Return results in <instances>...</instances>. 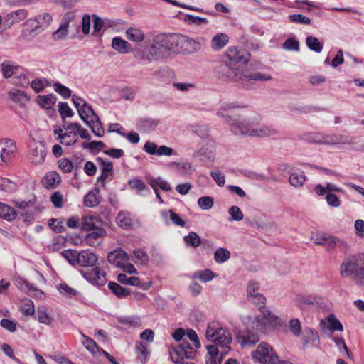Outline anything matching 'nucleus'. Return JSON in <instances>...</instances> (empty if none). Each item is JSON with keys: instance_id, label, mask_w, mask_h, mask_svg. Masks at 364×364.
Wrapping results in <instances>:
<instances>
[{"instance_id": "1", "label": "nucleus", "mask_w": 364, "mask_h": 364, "mask_svg": "<svg viewBox=\"0 0 364 364\" xmlns=\"http://www.w3.org/2000/svg\"><path fill=\"white\" fill-rule=\"evenodd\" d=\"M238 107L234 103H223L217 111V115L224 119L230 125L231 132L235 135L244 136H269L277 134L275 129L267 126L257 127L253 121L242 119L240 116L233 119L231 114Z\"/></svg>"}, {"instance_id": "2", "label": "nucleus", "mask_w": 364, "mask_h": 364, "mask_svg": "<svg viewBox=\"0 0 364 364\" xmlns=\"http://www.w3.org/2000/svg\"><path fill=\"white\" fill-rule=\"evenodd\" d=\"M179 53V34L161 33L154 36L150 46L137 50L139 59L149 63Z\"/></svg>"}, {"instance_id": "3", "label": "nucleus", "mask_w": 364, "mask_h": 364, "mask_svg": "<svg viewBox=\"0 0 364 364\" xmlns=\"http://www.w3.org/2000/svg\"><path fill=\"white\" fill-rule=\"evenodd\" d=\"M342 278L352 277L358 285L364 286V253L349 255L340 266Z\"/></svg>"}, {"instance_id": "4", "label": "nucleus", "mask_w": 364, "mask_h": 364, "mask_svg": "<svg viewBox=\"0 0 364 364\" xmlns=\"http://www.w3.org/2000/svg\"><path fill=\"white\" fill-rule=\"evenodd\" d=\"M225 64L222 65L223 72L232 80L242 78L240 73L242 72V66L248 60V55L245 50L237 48H230L226 52Z\"/></svg>"}, {"instance_id": "5", "label": "nucleus", "mask_w": 364, "mask_h": 364, "mask_svg": "<svg viewBox=\"0 0 364 364\" xmlns=\"http://www.w3.org/2000/svg\"><path fill=\"white\" fill-rule=\"evenodd\" d=\"M205 337L207 340L219 345L221 348L220 353L223 355H227L230 350V344L232 341L230 333L223 328L222 325L216 321H213L208 324Z\"/></svg>"}, {"instance_id": "6", "label": "nucleus", "mask_w": 364, "mask_h": 364, "mask_svg": "<svg viewBox=\"0 0 364 364\" xmlns=\"http://www.w3.org/2000/svg\"><path fill=\"white\" fill-rule=\"evenodd\" d=\"M79 127V123L70 122L64 124L62 127L55 129L53 131L54 135H57L56 139L63 145L71 146L75 145L78 140L77 128Z\"/></svg>"}, {"instance_id": "7", "label": "nucleus", "mask_w": 364, "mask_h": 364, "mask_svg": "<svg viewBox=\"0 0 364 364\" xmlns=\"http://www.w3.org/2000/svg\"><path fill=\"white\" fill-rule=\"evenodd\" d=\"M253 358L262 364H279L281 361L272 346L265 342L259 343L255 351L252 353Z\"/></svg>"}, {"instance_id": "8", "label": "nucleus", "mask_w": 364, "mask_h": 364, "mask_svg": "<svg viewBox=\"0 0 364 364\" xmlns=\"http://www.w3.org/2000/svg\"><path fill=\"white\" fill-rule=\"evenodd\" d=\"M80 273L87 282L97 287L104 286L107 281L105 272L96 264L80 269Z\"/></svg>"}, {"instance_id": "9", "label": "nucleus", "mask_w": 364, "mask_h": 364, "mask_svg": "<svg viewBox=\"0 0 364 364\" xmlns=\"http://www.w3.org/2000/svg\"><path fill=\"white\" fill-rule=\"evenodd\" d=\"M170 355L174 363L183 364V358H193L195 355V350L188 342L185 341L171 351Z\"/></svg>"}, {"instance_id": "10", "label": "nucleus", "mask_w": 364, "mask_h": 364, "mask_svg": "<svg viewBox=\"0 0 364 364\" xmlns=\"http://www.w3.org/2000/svg\"><path fill=\"white\" fill-rule=\"evenodd\" d=\"M72 100L78 111L80 118L84 122L97 116L92 107L81 97L74 95L72 97Z\"/></svg>"}, {"instance_id": "11", "label": "nucleus", "mask_w": 364, "mask_h": 364, "mask_svg": "<svg viewBox=\"0 0 364 364\" xmlns=\"http://www.w3.org/2000/svg\"><path fill=\"white\" fill-rule=\"evenodd\" d=\"M46 156V148L43 143L35 141L31 145L29 153V160L33 164H40L45 160Z\"/></svg>"}, {"instance_id": "12", "label": "nucleus", "mask_w": 364, "mask_h": 364, "mask_svg": "<svg viewBox=\"0 0 364 364\" xmlns=\"http://www.w3.org/2000/svg\"><path fill=\"white\" fill-rule=\"evenodd\" d=\"M200 43L194 39L186 36L179 35V53H193L200 49Z\"/></svg>"}, {"instance_id": "13", "label": "nucleus", "mask_w": 364, "mask_h": 364, "mask_svg": "<svg viewBox=\"0 0 364 364\" xmlns=\"http://www.w3.org/2000/svg\"><path fill=\"white\" fill-rule=\"evenodd\" d=\"M144 150L150 155H156L158 156H170L174 154V150L173 148L166 145H162L158 147L156 143L151 141H146L145 143Z\"/></svg>"}, {"instance_id": "14", "label": "nucleus", "mask_w": 364, "mask_h": 364, "mask_svg": "<svg viewBox=\"0 0 364 364\" xmlns=\"http://www.w3.org/2000/svg\"><path fill=\"white\" fill-rule=\"evenodd\" d=\"M16 151V146L14 140L6 139L0 141V162L6 163Z\"/></svg>"}, {"instance_id": "15", "label": "nucleus", "mask_w": 364, "mask_h": 364, "mask_svg": "<svg viewBox=\"0 0 364 364\" xmlns=\"http://www.w3.org/2000/svg\"><path fill=\"white\" fill-rule=\"evenodd\" d=\"M215 145L212 141H208L200 147L195 154L201 161L213 162L215 159Z\"/></svg>"}, {"instance_id": "16", "label": "nucleus", "mask_w": 364, "mask_h": 364, "mask_svg": "<svg viewBox=\"0 0 364 364\" xmlns=\"http://www.w3.org/2000/svg\"><path fill=\"white\" fill-rule=\"evenodd\" d=\"M97 260V256L89 250H83L78 253L77 264L82 267V269L95 266Z\"/></svg>"}, {"instance_id": "17", "label": "nucleus", "mask_w": 364, "mask_h": 364, "mask_svg": "<svg viewBox=\"0 0 364 364\" xmlns=\"http://www.w3.org/2000/svg\"><path fill=\"white\" fill-rule=\"evenodd\" d=\"M320 326L325 333H327L328 331L332 333L335 331H343V325L333 314L329 315L326 320L322 319L320 322Z\"/></svg>"}, {"instance_id": "18", "label": "nucleus", "mask_w": 364, "mask_h": 364, "mask_svg": "<svg viewBox=\"0 0 364 364\" xmlns=\"http://www.w3.org/2000/svg\"><path fill=\"white\" fill-rule=\"evenodd\" d=\"M109 263L119 268L123 267L125 262H129V258L127 252L121 249L111 252L107 255Z\"/></svg>"}, {"instance_id": "19", "label": "nucleus", "mask_w": 364, "mask_h": 364, "mask_svg": "<svg viewBox=\"0 0 364 364\" xmlns=\"http://www.w3.org/2000/svg\"><path fill=\"white\" fill-rule=\"evenodd\" d=\"M106 235V231L102 228H98L91 230L85 237V243L91 247H97L102 242V239Z\"/></svg>"}, {"instance_id": "20", "label": "nucleus", "mask_w": 364, "mask_h": 364, "mask_svg": "<svg viewBox=\"0 0 364 364\" xmlns=\"http://www.w3.org/2000/svg\"><path fill=\"white\" fill-rule=\"evenodd\" d=\"M75 18V15L73 12L66 13L63 18L59 28L53 33V38L57 40L66 36L69 23L73 21Z\"/></svg>"}, {"instance_id": "21", "label": "nucleus", "mask_w": 364, "mask_h": 364, "mask_svg": "<svg viewBox=\"0 0 364 364\" xmlns=\"http://www.w3.org/2000/svg\"><path fill=\"white\" fill-rule=\"evenodd\" d=\"M102 220L97 216L89 215L81 218L80 228L85 231H91L100 228Z\"/></svg>"}, {"instance_id": "22", "label": "nucleus", "mask_w": 364, "mask_h": 364, "mask_svg": "<svg viewBox=\"0 0 364 364\" xmlns=\"http://www.w3.org/2000/svg\"><path fill=\"white\" fill-rule=\"evenodd\" d=\"M183 240L186 244L193 247H198L200 245H207L209 247L213 246V243L208 240H202L200 237L195 232H191L188 235L183 237Z\"/></svg>"}, {"instance_id": "23", "label": "nucleus", "mask_w": 364, "mask_h": 364, "mask_svg": "<svg viewBox=\"0 0 364 364\" xmlns=\"http://www.w3.org/2000/svg\"><path fill=\"white\" fill-rule=\"evenodd\" d=\"M28 16V11L26 9H18L16 11L8 14L5 18L4 23L8 26L18 23Z\"/></svg>"}, {"instance_id": "24", "label": "nucleus", "mask_w": 364, "mask_h": 364, "mask_svg": "<svg viewBox=\"0 0 364 364\" xmlns=\"http://www.w3.org/2000/svg\"><path fill=\"white\" fill-rule=\"evenodd\" d=\"M170 168H174L181 176L191 175L195 171V168L190 162H171L168 164Z\"/></svg>"}, {"instance_id": "25", "label": "nucleus", "mask_w": 364, "mask_h": 364, "mask_svg": "<svg viewBox=\"0 0 364 364\" xmlns=\"http://www.w3.org/2000/svg\"><path fill=\"white\" fill-rule=\"evenodd\" d=\"M229 41V37L223 33H218L211 40V47L214 50L223 49Z\"/></svg>"}, {"instance_id": "26", "label": "nucleus", "mask_w": 364, "mask_h": 364, "mask_svg": "<svg viewBox=\"0 0 364 364\" xmlns=\"http://www.w3.org/2000/svg\"><path fill=\"white\" fill-rule=\"evenodd\" d=\"M99 193L100 191L97 188H96L95 191H90L84 197L85 205L89 208L96 207L100 203Z\"/></svg>"}, {"instance_id": "27", "label": "nucleus", "mask_w": 364, "mask_h": 364, "mask_svg": "<svg viewBox=\"0 0 364 364\" xmlns=\"http://www.w3.org/2000/svg\"><path fill=\"white\" fill-rule=\"evenodd\" d=\"M126 35L129 41L135 43H141L145 38L144 32L141 29L134 27L128 28L126 31Z\"/></svg>"}, {"instance_id": "28", "label": "nucleus", "mask_w": 364, "mask_h": 364, "mask_svg": "<svg viewBox=\"0 0 364 364\" xmlns=\"http://www.w3.org/2000/svg\"><path fill=\"white\" fill-rule=\"evenodd\" d=\"M60 177L59 174L55 171L48 172L42 180L44 187L46 188H53L55 184L60 182Z\"/></svg>"}, {"instance_id": "29", "label": "nucleus", "mask_w": 364, "mask_h": 364, "mask_svg": "<svg viewBox=\"0 0 364 364\" xmlns=\"http://www.w3.org/2000/svg\"><path fill=\"white\" fill-rule=\"evenodd\" d=\"M320 298L313 295H302L297 298V303L301 309L318 304Z\"/></svg>"}, {"instance_id": "30", "label": "nucleus", "mask_w": 364, "mask_h": 364, "mask_svg": "<svg viewBox=\"0 0 364 364\" xmlns=\"http://www.w3.org/2000/svg\"><path fill=\"white\" fill-rule=\"evenodd\" d=\"M112 48L120 53H128L131 50L130 44L120 38L115 37L112 39Z\"/></svg>"}, {"instance_id": "31", "label": "nucleus", "mask_w": 364, "mask_h": 364, "mask_svg": "<svg viewBox=\"0 0 364 364\" xmlns=\"http://www.w3.org/2000/svg\"><path fill=\"white\" fill-rule=\"evenodd\" d=\"M92 129V132L97 136H102L105 132V130L102 127V125L97 117L95 116V118H91L90 120L85 122Z\"/></svg>"}, {"instance_id": "32", "label": "nucleus", "mask_w": 364, "mask_h": 364, "mask_svg": "<svg viewBox=\"0 0 364 364\" xmlns=\"http://www.w3.org/2000/svg\"><path fill=\"white\" fill-rule=\"evenodd\" d=\"M306 176L304 175V172H293L289 175V182L292 186L295 188H299L303 186L306 181Z\"/></svg>"}, {"instance_id": "33", "label": "nucleus", "mask_w": 364, "mask_h": 364, "mask_svg": "<svg viewBox=\"0 0 364 364\" xmlns=\"http://www.w3.org/2000/svg\"><path fill=\"white\" fill-rule=\"evenodd\" d=\"M109 289L113 292V294L118 298L127 297L131 294L130 291L127 289L122 287L117 282H111L108 284Z\"/></svg>"}, {"instance_id": "34", "label": "nucleus", "mask_w": 364, "mask_h": 364, "mask_svg": "<svg viewBox=\"0 0 364 364\" xmlns=\"http://www.w3.org/2000/svg\"><path fill=\"white\" fill-rule=\"evenodd\" d=\"M215 277H216V274L210 269H206L205 270L195 272L192 276V279H198L201 282H208L211 281Z\"/></svg>"}, {"instance_id": "35", "label": "nucleus", "mask_w": 364, "mask_h": 364, "mask_svg": "<svg viewBox=\"0 0 364 364\" xmlns=\"http://www.w3.org/2000/svg\"><path fill=\"white\" fill-rule=\"evenodd\" d=\"M242 78H237L241 80H255V81H268L272 80L270 75L263 74L261 73H252L247 75H243L242 72L240 73Z\"/></svg>"}, {"instance_id": "36", "label": "nucleus", "mask_w": 364, "mask_h": 364, "mask_svg": "<svg viewBox=\"0 0 364 364\" xmlns=\"http://www.w3.org/2000/svg\"><path fill=\"white\" fill-rule=\"evenodd\" d=\"M0 217L11 221L16 218V213L11 207L0 202Z\"/></svg>"}, {"instance_id": "37", "label": "nucleus", "mask_w": 364, "mask_h": 364, "mask_svg": "<svg viewBox=\"0 0 364 364\" xmlns=\"http://www.w3.org/2000/svg\"><path fill=\"white\" fill-rule=\"evenodd\" d=\"M56 102V97L53 94L46 95H38L37 97V102L43 107L49 109Z\"/></svg>"}, {"instance_id": "38", "label": "nucleus", "mask_w": 364, "mask_h": 364, "mask_svg": "<svg viewBox=\"0 0 364 364\" xmlns=\"http://www.w3.org/2000/svg\"><path fill=\"white\" fill-rule=\"evenodd\" d=\"M9 95L10 98L16 102L23 103V102L30 100V97L24 91L17 89L11 90Z\"/></svg>"}, {"instance_id": "39", "label": "nucleus", "mask_w": 364, "mask_h": 364, "mask_svg": "<svg viewBox=\"0 0 364 364\" xmlns=\"http://www.w3.org/2000/svg\"><path fill=\"white\" fill-rule=\"evenodd\" d=\"M306 43L310 50L318 53H321L323 48V45L319 41V40L312 36H309L306 38Z\"/></svg>"}, {"instance_id": "40", "label": "nucleus", "mask_w": 364, "mask_h": 364, "mask_svg": "<svg viewBox=\"0 0 364 364\" xmlns=\"http://www.w3.org/2000/svg\"><path fill=\"white\" fill-rule=\"evenodd\" d=\"M230 258V252L224 247H219L214 254V259L217 263H223Z\"/></svg>"}, {"instance_id": "41", "label": "nucleus", "mask_w": 364, "mask_h": 364, "mask_svg": "<svg viewBox=\"0 0 364 364\" xmlns=\"http://www.w3.org/2000/svg\"><path fill=\"white\" fill-rule=\"evenodd\" d=\"M82 338H84L83 344L86 349L91 352L93 355H96L97 353L102 352V349L97 346L93 339L89 338L85 334H82Z\"/></svg>"}, {"instance_id": "42", "label": "nucleus", "mask_w": 364, "mask_h": 364, "mask_svg": "<svg viewBox=\"0 0 364 364\" xmlns=\"http://www.w3.org/2000/svg\"><path fill=\"white\" fill-rule=\"evenodd\" d=\"M342 136L323 134L321 139V144L334 145L344 144Z\"/></svg>"}, {"instance_id": "43", "label": "nucleus", "mask_w": 364, "mask_h": 364, "mask_svg": "<svg viewBox=\"0 0 364 364\" xmlns=\"http://www.w3.org/2000/svg\"><path fill=\"white\" fill-rule=\"evenodd\" d=\"M169 215L170 220L172 221V223L176 225L181 227H184L185 223L184 221L180 218V216L174 213L172 210H169L168 211H164L162 213V217L163 218L166 220L168 215Z\"/></svg>"}, {"instance_id": "44", "label": "nucleus", "mask_w": 364, "mask_h": 364, "mask_svg": "<svg viewBox=\"0 0 364 364\" xmlns=\"http://www.w3.org/2000/svg\"><path fill=\"white\" fill-rule=\"evenodd\" d=\"M149 184L154 190H158V188H160L164 191H168L171 189V185L161 178L152 179L149 182Z\"/></svg>"}, {"instance_id": "45", "label": "nucleus", "mask_w": 364, "mask_h": 364, "mask_svg": "<svg viewBox=\"0 0 364 364\" xmlns=\"http://www.w3.org/2000/svg\"><path fill=\"white\" fill-rule=\"evenodd\" d=\"M237 341L242 346H254L259 341V338L255 334L238 336Z\"/></svg>"}, {"instance_id": "46", "label": "nucleus", "mask_w": 364, "mask_h": 364, "mask_svg": "<svg viewBox=\"0 0 364 364\" xmlns=\"http://www.w3.org/2000/svg\"><path fill=\"white\" fill-rule=\"evenodd\" d=\"M250 302L257 306L258 310L261 312L265 310L266 298L262 294H255L252 299H247Z\"/></svg>"}, {"instance_id": "47", "label": "nucleus", "mask_w": 364, "mask_h": 364, "mask_svg": "<svg viewBox=\"0 0 364 364\" xmlns=\"http://www.w3.org/2000/svg\"><path fill=\"white\" fill-rule=\"evenodd\" d=\"M117 280L119 283L131 286H139L140 281L139 279L136 277H127V276L124 274H119L117 277Z\"/></svg>"}, {"instance_id": "48", "label": "nucleus", "mask_w": 364, "mask_h": 364, "mask_svg": "<svg viewBox=\"0 0 364 364\" xmlns=\"http://www.w3.org/2000/svg\"><path fill=\"white\" fill-rule=\"evenodd\" d=\"M228 213L230 215L229 221H240L243 219V213L241 209L236 205L230 207L228 210Z\"/></svg>"}, {"instance_id": "49", "label": "nucleus", "mask_w": 364, "mask_h": 364, "mask_svg": "<svg viewBox=\"0 0 364 364\" xmlns=\"http://www.w3.org/2000/svg\"><path fill=\"white\" fill-rule=\"evenodd\" d=\"M134 256L136 259L135 263L141 264H146L149 262V256L146 252L141 249H137L134 251Z\"/></svg>"}, {"instance_id": "50", "label": "nucleus", "mask_w": 364, "mask_h": 364, "mask_svg": "<svg viewBox=\"0 0 364 364\" xmlns=\"http://www.w3.org/2000/svg\"><path fill=\"white\" fill-rule=\"evenodd\" d=\"M185 21L189 24H195L196 26L207 24L208 23V21L206 18L199 17L191 14L186 15Z\"/></svg>"}, {"instance_id": "51", "label": "nucleus", "mask_w": 364, "mask_h": 364, "mask_svg": "<svg viewBox=\"0 0 364 364\" xmlns=\"http://www.w3.org/2000/svg\"><path fill=\"white\" fill-rule=\"evenodd\" d=\"M262 313L264 317L272 326L274 327L280 325L281 319L278 316L274 315L269 309H266L265 310H263Z\"/></svg>"}, {"instance_id": "52", "label": "nucleus", "mask_w": 364, "mask_h": 364, "mask_svg": "<svg viewBox=\"0 0 364 364\" xmlns=\"http://www.w3.org/2000/svg\"><path fill=\"white\" fill-rule=\"evenodd\" d=\"M78 253L76 250H68L63 252L62 255L70 264L75 265L78 262Z\"/></svg>"}, {"instance_id": "53", "label": "nucleus", "mask_w": 364, "mask_h": 364, "mask_svg": "<svg viewBox=\"0 0 364 364\" xmlns=\"http://www.w3.org/2000/svg\"><path fill=\"white\" fill-rule=\"evenodd\" d=\"M198 204L201 209L209 210L213 206V198L210 196L200 197L198 200Z\"/></svg>"}, {"instance_id": "54", "label": "nucleus", "mask_w": 364, "mask_h": 364, "mask_svg": "<svg viewBox=\"0 0 364 364\" xmlns=\"http://www.w3.org/2000/svg\"><path fill=\"white\" fill-rule=\"evenodd\" d=\"M48 82L46 79H36L31 82V86L36 93L42 92L47 86Z\"/></svg>"}, {"instance_id": "55", "label": "nucleus", "mask_w": 364, "mask_h": 364, "mask_svg": "<svg viewBox=\"0 0 364 364\" xmlns=\"http://www.w3.org/2000/svg\"><path fill=\"white\" fill-rule=\"evenodd\" d=\"M117 223L122 228H128L132 225L131 218L124 213H119L117 217Z\"/></svg>"}, {"instance_id": "56", "label": "nucleus", "mask_w": 364, "mask_h": 364, "mask_svg": "<svg viewBox=\"0 0 364 364\" xmlns=\"http://www.w3.org/2000/svg\"><path fill=\"white\" fill-rule=\"evenodd\" d=\"M25 25L27 28H30L31 32L33 33H38L43 31V29H41V27H40V23L38 22L37 17L35 18H30L27 20L26 21Z\"/></svg>"}, {"instance_id": "57", "label": "nucleus", "mask_w": 364, "mask_h": 364, "mask_svg": "<svg viewBox=\"0 0 364 364\" xmlns=\"http://www.w3.org/2000/svg\"><path fill=\"white\" fill-rule=\"evenodd\" d=\"M16 286L22 291L28 294L31 290H36L27 281L18 279L16 280Z\"/></svg>"}, {"instance_id": "58", "label": "nucleus", "mask_w": 364, "mask_h": 364, "mask_svg": "<svg viewBox=\"0 0 364 364\" xmlns=\"http://www.w3.org/2000/svg\"><path fill=\"white\" fill-rule=\"evenodd\" d=\"M37 18L43 31L50 24L53 20L52 16L48 13L41 14L37 16Z\"/></svg>"}, {"instance_id": "59", "label": "nucleus", "mask_w": 364, "mask_h": 364, "mask_svg": "<svg viewBox=\"0 0 364 364\" xmlns=\"http://www.w3.org/2000/svg\"><path fill=\"white\" fill-rule=\"evenodd\" d=\"M59 291L64 296H72L77 294V291L65 283H60L58 286Z\"/></svg>"}, {"instance_id": "60", "label": "nucleus", "mask_w": 364, "mask_h": 364, "mask_svg": "<svg viewBox=\"0 0 364 364\" xmlns=\"http://www.w3.org/2000/svg\"><path fill=\"white\" fill-rule=\"evenodd\" d=\"M289 20L293 23L309 25L311 23V19L302 14H291L289 16Z\"/></svg>"}, {"instance_id": "61", "label": "nucleus", "mask_w": 364, "mask_h": 364, "mask_svg": "<svg viewBox=\"0 0 364 364\" xmlns=\"http://www.w3.org/2000/svg\"><path fill=\"white\" fill-rule=\"evenodd\" d=\"M97 161L102 172H109L110 175L113 173V164L111 161L100 157L97 158Z\"/></svg>"}, {"instance_id": "62", "label": "nucleus", "mask_w": 364, "mask_h": 364, "mask_svg": "<svg viewBox=\"0 0 364 364\" xmlns=\"http://www.w3.org/2000/svg\"><path fill=\"white\" fill-rule=\"evenodd\" d=\"M54 90L65 99L69 98L71 95V90L60 82H56L54 84Z\"/></svg>"}, {"instance_id": "63", "label": "nucleus", "mask_w": 364, "mask_h": 364, "mask_svg": "<svg viewBox=\"0 0 364 364\" xmlns=\"http://www.w3.org/2000/svg\"><path fill=\"white\" fill-rule=\"evenodd\" d=\"M289 328L294 336H300L301 332V325L300 321L297 318L290 320Z\"/></svg>"}, {"instance_id": "64", "label": "nucleus", "mask_w": 364, "mask_h": 364, "mask_svg": "<svg viewBox=\"0 0 364 364\" xmlns=\"http://www.w3.org/2000/svg\"><path fill=\"white\" fill-rule=\"evenodd\" d=\"M259 285L256 282H250L247 287V299H252L255 294H260L259 292Z\"/></svg>"}]
</instances>
